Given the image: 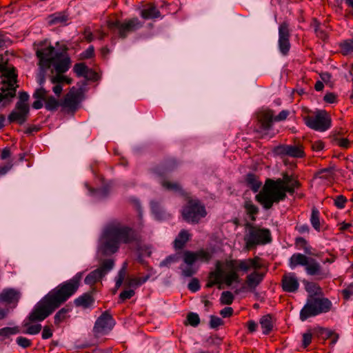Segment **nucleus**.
<instances>
[{"label":"nucleus","mask_w":353,"mask_h":353,"mask_svg":"<svg viewBox=\"0 0 353 353\" xmlns=\"http://www.w3.org/2000/svg\"><path fill=\"white\" fill-rule=\"evenodd\" d=\"M0 72L2 75L7 79L6 81H3V84H6L9 86H13L17 81V74L16 73V69L12 66L9 68L8 66V62H3L0 64Z\"/></svg>","instance_id":"b1692460"},{"label":"nucleus","mask_w":353,"mask_h":353,"mask_svg":"<svg viewBox=\"0 0 353 353\" xmlns=\"http://www.w3.org/2000/svg\"><path fill=\"white\" fill-rule=\"evenodd\" d=\"M230 270L225 274L223 276V283L227 286H230L233 283H239L240 279L239 275L238 274V271H241V270L229 268Z\"/></svg>","instance_id":"f704fd0d"},{"label":"nucleus","mask_w":353,"mask_h":353,"mask_svg":"<svg viewBox=\"0 0 353 353\" xmlns=\"http://www.w3.org/2000/svg\"><path fill=\"white\" fill-rule=\"evenodd\" d=\"M347 202V199L343 195H339L334 200V205L339 209H342L345 207V204Z\"/></svg>","instance_id":"338daca9"},{"label":"nucleus","mask_w":353,"mask_h":353,"mask_svg":"<svg viewBox=\"0 0 353 353\" xmlns=\"http://www.w3.org/2000/svg\"><path fill=\"white\" fill-rule=\"evenodd\" d=\"M212 256V254L204 249H200L196 252L185 250L183 253V262L187 265H192L196 261L208 263Z\"/></svg>","instance_id":"f3484780"},{"label":"nucleus","mask_w":353,"mask_h":353,"mask_svg":"<svg viewBox=\"0 0 353 353\" xmlns=\"http://www.w3.org/2000/svg\"><path fill=\"white\" fill-rule=\"evenodd\" d=\"M294 245L297 248L302 249L305 254L315 255L312 252V246L309 245L305 239L301 236L296 237L294 241Z\"/></svg>","instance_id":"c9c22d12"},{"label":"nucleus","mask_w":353,"mask_h":353,"mask_svg":"<svg viewBox=\"0 0 353 353\" xmlns=\"http://www.w3.org/2000/svg\"><path fill=\"white\" fill-rule=\"evenodd\" d=\"M30 113V107L21 104H16L14 110L10 113L8 119L10 123H17L23 125L26 122Z\"/></svg>","instance_id":"412c9836"},{"label":"nucleus","mask_w":353,"mask_h":353,"mask_svg":"<svg viewBox=\"0 0 353 353\" xmlns=\"http://www.w3.org/2000/svg\"><path fill=\"white\" fill-rule=\"evenodd\" d=\"M94 56V48L93 46H89L84 52L81 54V57L83 59H88L92 58Z\"/></svg>","instance_id":"69168bd1"},{"label":"nucleus","mask_w":353,"mask_h":353,"mask_svg":"<svg viewBox=\"0 0 353 353\" xmlns=\"http://www.w3.org/2000/svg\"><path fill=\"white\" fill-rule=\"evenodd\" d=\"M41 328L42 327L41 324L31 325L28 326L24 333L33 335L37 334L41 332Z\"/></svg>","instance_id":"e2e57ef3"},{"label":"nucleus","mask_w":353,"mask_h":353,"mask_svg":"<svg viewBox=\"0 0 353 353\" xmlns=\"http://www.w3.org/2000/svg\"><path fill=\"white\" fill-rule=\"evenodd\" d=\"M341 52L343 55H348L353 52V39H347L339 44Z\"/></svg>","instance_id":"c03bdc74"},{"label":"nucleus","mask_w":353,"mask_h":353,"mask_svg":"<svg viewBox=\"0 0 353 353\" xmlns=\"http://www.w3.org/2000/svg\"><path fill=\"white\" fill-rule=\"evenodd\" d=\"M186 198L187 203L182 208L181 216L186 222L197 224L208 214L205 206L199 199H192L189 194Z\"/></svg>","instance_id":"0eeeda50"},{"label":"nucleus","mask_w":353,"mask_h":353,"mask_svg":"<svg viewBox=\"0 0 353 353\" xmlns=\"http://www.w3.org/2000/svg\"><path fill=\"white\" fill-rule=\"evenodd\" d=\"M274 112L270 109H265L257 111L255 114L254 131L263 138L272 128L274 123Z\"/></svg>","instance_id":"6e6552de"},{"label":"nucleus","mask_w":353,"mask_h":353,"mask_svg":"<svg viewBox=\"0 0 353 353\" xmlns=\"http://www.w3.org/2000/svg\"><path fill=\"white\" fill-rule=\"evenodd\" d=\"M137 239L136 231L132 227L114 221L105 228L99 249L103 255L112 254L119 250L121 243L129 244Z\"/></svg>","instance_id":"f03ea898"},{"label":"nucleus","mask_w":353,"mask_h":353,"mask_svg":"<svg viewBox=\"0 0 353 353\" xmlns=\"http://www.w3.org/2000/svg\"><path fill=\"white\" fill-rule=\"evenodd\" d=\"M332 308V303L328 298L319 296L315 292L307 296L306 303L300 311V319L306 321L310 317L329 312Z\"/></svg>","instance_id":"20e7f679"},{"label":"nucleus","mask_w":353,"mask_h":353,"mask_svg":"<svg viewBox=\"0 0 353 353\" xmlns=\"http://www.w3.org/2000/svg\"><path fill=\"white\" fill-rule=\"evenodd\" d=\"M44 101L45 108L49 111L57 110L59 106L61 105L59 101L52 96L48 97Z\"/></svg>","instance_id":"49530a36"},{"label":"nucleus","mask_w":353,"mask_h":353,"mask_svg":"<svg viewBox=\"0 0 353 353\" xmlns=\"http://www.w3.org/2000/svg\"><path fill=\"white\" fill-rule=\"evenodd\" d=\"M223 264L221 261H216L215 270L210 272L208 274V279L205 284V288H210L218 285V288L221 289V285L223 283Z\"/></svg>","instance_id":"4be33fe9"},{"label":"nucleus","mask_w":353,"mask_h":353,"mask_svg":"<svg viewBox=\"0 0 353 353\" xmlns=\"http://www.w3.org/2000/svg\"><path fill=\"white\" fill-rule=\"evenodd\" d=\"M106 23L108 30L113 35L111 39L112 42L116 37L125 39L128 34L139 30L143 26V22L137 17L125 19L123 21L118 19H109Z\"/></svg>","instance_id":"39448f33"},{"label":"nucleus","mask_w":353,"mask_h":353,"mask_svg":"<svg viewBox=\"0 0 353 353\" xmlns=\"http://www.w3.org/2000/svg\"><path fill=\"white\" fill-rule=\"evenodd\" d=\"M188 289L193 292H197L200 289L199 281L193 278L188 284Z\"/></svg>","instance_id":"774afa93"},{"label":"nucleus","mask_w":353,"mask_h":353,"mask_svg":"<svg viewBox=\"0 0 353 353\" xmlns=\"http://www.w3.org/2000/svg\"><path fill=\"white\" fill-rule=\"evenodd\" d=\"M46 94L47 91L43 88H41L35 90V92L33 94V97L36 99H41L45 101L47 98Z\"/></svg>","instance_id":"0e129e2a"},{"label":"nucleus","mask_w":353,"mask_h":353,"mask_svg":"<svg viewBox=\"0 0 353 353\" xmlns=\"http://www.w3.org/2000/svg\"><path fill=\"white\" fill-rule=\"evenodd\" d=\"M224 321L216 316H210V326L211 328H217L218 327L223 325Z\"/></svg>","instance_id":"052dcab7"},{"label":"nucleus","mask_w":353,"mask_h":353,"mask_svg":"<svg viewBox=\"0 0 353 353\" xmlns=\"http://www.w3.org/2000/svg\"><path fill=\"white\" fill-rule=\"evenodd\" d=\"M110 188V185H106L97 189L89 188L88 190L91 194L97 195L100 198H105L109 194Z\"/></svg>","instance_id":"a18cd8bd"},{"label":"nucleus","mask_w":353,"mask_h":353,"mask_svg":"<svg viewBox=\"0 0 353 353\" xmlns=\"http://www.w3.org/2000/svg\"><path fill=\"white\" fill-rule=\"evenodd\" d=\"M95 288H93L91 291L85 292L74 299V303L77 307H81L83 308L90 307L94 303V298L93 294Z\"/></svg>","instance_id":"393cba45"},{"label":"nucleus","mask_w":353,"mask_h":353,"mask_svg":"<svg viewBox=\"0 0 353 353\" xmlns=\"http://www.w3.org/2000/svg\"><path fill=\"white\" fill-rule=\"evenodd\" d=\"M190 239V234L186 230H181L174 241V248L176 250H182Z\"/></svg>","instance_id":"c756f323"},{"label":"nucleus","mask_w":353,"mask_h":353,"mask_svg":"<svg viewBox=\"0 0 353 353\" xmlns=\"http://www.w3.org/2000/svg\"><path fill=\"white\" fill-rule=\"evenodd\" d=\"M311 26L314 27V32L317 37L323 41H325L327 39L328 36L327 32L320 28L321 23L316 19L314 18L312 19Z\"/></svg>","instance_id":"79ce46f5"},{"label":"nucleus","mask_w":353,"mask_h":353,"mask_svg":"<svg viewBox=\"0 0 353 353\" xmlns=\"http://www.w3.org/2000/svg\"><path fill=\"white\" fill-rule=\"evenodd\" d=\"M245 228L248 230V234L244 236L245 248L250 250L256 245H266L272 242L270 230L268 228H261L250 223H246Z\"/></svg>","instance_id":"423d86ee"},{"label":"nucleus","mask_w":353,"mask_h":353,"mask_svg":"<svg viewBox=\"0 0 353 353\" xmlns=\"http://www.w3.org/2000/svg\"><path fill=\"white\" fill-rule=\"evenodd\" d=\"M74 72L76 73L77 77H85L88 76L90 69L84 63H78L74 65Z\"/></svg>","instance_id":"de8ad7c7"},{"label":"nucleus","mask_w":353,"mask_h":353,"mask_svg":"<svg viewBox=\"0 0 353 353\" xmlns=\"http://www.w3.org/2000/svg\"><path fill=\"white\" fill-rule=\"evenodd\" d=\"M310 259L305 254L294 253L289 259V265L292 269L299 265L304 266L305 269L310 262Z\"/></svg>","instance_id":"c85d7f7f"},{"label":"nucleus","mask_w":353,"mask_h":353,"mask_svg":"<svg viewBox=\"0 0 353 353\" xmlns=\"http://www.w3.org/2000/svg\"><path fill=\"white\" fill-rule=\"evenodd\" d=\"M115 325V321L108 310H105L96 320L92 332L96 337L109 333Z\"/></svg>","instance_id":"9d476101"},{"label":"nucleus","mask_w":353,"mask_h":353,"mask_svg":"<svg viewBox=\"0 0 353 353\" xmlns=\"http://www.w3.org/2000/svg\"><path fill=\"white\" fill-rule=\"evenodd\" d=\"M161 185L167 190L178 193L181 196L186 197L189 194L186 192L182 186L176 181H170L164 180L161 182Z\"/></svg>","instance_id":"2f4dec72"},{"label":"nucleus","mask_w":353,"mask_h":353,"mask_svg":"<svg viewBox=\"0 0 353 353\" xmlns=\"http://www.w3.org/2000/svg\"><path fill=\"white\" fill-rule=\"evenodd\" d=\"M114 266L113 259H104L100 263V265L96 270L90 272L85 278L84 282L93 288L95 283L102 279Z\"/></svg>","instance_id":"9b49d317"},{"label":"nucleus","mask_w":353,"mask_h":353,"mask_svg":"<svg viewBox=\"0 0 353 353\" xmlns=\"http://www.w3.org/2000/svg\"><path fill=\"white\" fill-rule=\"evenodd\" d=\"M0 92V102L5 99H10L16 95V87L8 85L6 88H2Z\"/></svg>","instance_id":"ea45409f"},{"label":"nucleus","mask_w":353,"mask_h":353,"mask_svg":"<svg viewBox=\"0 0 353 353\" xmlns=\"http://www.w3.org/2000/svg\"><path fill=\"white\" fill-rule=\"evenodd\" d=\"M29 100V95L26 92L22 91L19 93V101L16 104H21L26 107H30L28 101Z\"/></svg>","instance_id":"680f3d73"},{"label":"nucleus","mask_w":353,"mask_h":353,"mask_svg":"<svg viewBox=\"0 0 353 353\" xmlns=\"http://www.w3.org/2000/svg\"><path fill=\"white\" fill-rule=\"evenodd\" d=\"M187 321L190 325L196 327L200 323V318L196 313L190 312L187 315Z\"/></svg>","instance_id":"5fc2aeb1"},{"label":"nucleus","mask_w":353,"mask_h":353,"mask_svg":"<svg viewBox=\"0 0 353 353\" xmlns=\"http://www.w3.org/2000/svg\"><path fill=\"white\" fill-rule=\"evenodd\" d=\"M234 301V296L230 291H224L221 293L220 302L222 305H231Z\"/></svg>","instance_id":"603ef678"},{"label":"nucleus","mask_w":353,"mask_h":353,"mask_svg":"<svg viewBox=\"0 0 353 353\" xmlns=\"http://www.w3.org/2000/svg\"><path fill=\"white\" fill-rule=\"evenodd\" d=\"M334 141L338 146L342 148L347 149L350 146V142L347 138L335 137Z\"/></svg>","instance_id":"bf43d9fd"},{"label":"nucleus","mask_w":353,"mask_h":353,"mask_svg":"<svg viewBox=\"0 0 353 353\" xmlns=\"http://www.w3.org/2000/svg\"><path fill=\"white\" fill-rule=\"evenodd\" d=\"M126 268H127V263H125L123 267L121 268V270L119 271V273L116 277V283H115V288H119L123 281L125 279L126 276Z\"/></svg>","instance_id":"3c124183"},{"label":"nucleus","mask_w":353,"mask_h":353,"mask_svg":"<svg viewBox=\"0 0 353 353\" xmlns=\"http://www.w3.org/2000/svg\"><path fill=\"white\" fill-rule=\"evenodd\" d=\"M71 308L68 305L60 309L54 316V323L57 327H59L61 323L70 317L69 312Z\"/></svg>","instance_id":"72a5a7b5"},{"label":"nucleus","mask_w":353,"mask_h":353,"mask_svg":"<svg viewBox=\"0 0 353 353\" xmlns=\"http://www.w3.org/2000/svg\"><path fill=\"white\" fill-rule=\"evenodd\" d=\"M141 17L145 19H155L161 17V12L153 3H147L140 13Z\"/></svg>","instance_id":"cd10ccee"},{"label":"nucleus","mask_w":353,"mask_h":353,"mask_svg":"<svg viewBox=\"0 0 353 353\" xmlns=\"http://www.w3.org/2000/svg\"><path fill=\"white\" fill-rule=\"evenodd\" d=\"M243 208L251 221H255L256 215L259 213V208L254 205L251 200L245 201L243 204Z\"/></svg>","instance_id":"4c0bfd02"},{"label":"nucleus","mask_w":353,"mask_h":353,"mask_svg":"<svg viewBox=\"0 0 353 353\" xmlns=\"http://www.w3.org/2000/svg\"><path fill=\"white\" fill-rule=\"evenodd\" d=\"M17 344L22 348L30 347L32 345V341L24 336H18L16 339Z\"/></svg>","instance_id":"4d7b16f0"},{"label":"nucleus","mask_w":353,"mask_h":353,"mask_svg":"<svg viewBox=\"0 0 353 353\" xmlns=\"http://www.w3.org/2000/svg\"><path fill=\"white\" fill-rule=\"evenodd\" d=\"M21 297L19 291L13 288H6L0 293V303H5L9 310L17 307Z\"/></svg>","instance_id":"aec40b11"},{"label":"nucleus","mask_w":353,"mask_h":353,"mask_svg":"<svg viewBox=\"0 0 353 353\" xmlns=\"http://www.w3.org/2000/svg\"><path fill=\"white\" fill-rule=\"evenodd\" d=\"M290 31L288 22L283 21L279 26V48L283 56L288 54L291 45L290 42Z\"/></svg>","instance_id":"2eb2a0df"},{"label":"nucleus","mask_w":353,"mask_h":353,"mask_svg":"<svg viewBox=\"0 0 353 353\" xmlns=\"http://www.w3.org/2000/svg\"><path fill=\"white\" fill-rule=\"evenodd\" d=\"M274 321V316L270 314L264 315L260 319L259 323L264 334L268 335L272 331Z\"/></svg>","instance_id":"7c9ffc66"},{"label":"nucleus","mask_w":353,"mask_h":353,"mask_svg":"<svg viewBox=\"0 0 353 353\" xmlns=\"http://www.w3.org/2000/svg\"><path fill=\"white\" fill-rule=\"evenodd\" d=\"M83 272L77 273L70 279L50 290L34 307L28 319L30 322L42 321L65 303L79 289Z\"/></svg>","instance_id":"f257e3e1"},{"label":"nucleus","mask_w":353,"mask_h":353,"mask_svg":"<svg viewBox=\"0 0 353 353\" xmlns=\"http://www.w3.org/2000/svg\"><path fill=\"white\" fill-rule=\"evenodd\" d=\"M179 256L177 254H172L166 257L160 263L161 267H170L172 263L178 262Z\"/></svg>","instance_id":"864d4df0"},{"label":"nucleus","mask_w":353,"mask_h":353,"mask_svg":"<svg viewBox=\"0 0 353 353\" xmlns=\"http://www.w3.org/2000/svg\"><path fill=\"white\" fill-rule=\"evenodd\" d=\"M294 180L297 179H294L292 175H289L287 172L282 173V179L279 178L276 180L267 179L262 190L256 195H261L274 190L279 189L280 187L292 183Z\"/></svg>","instance_id":"dca6fc26"},{"label":"nucleus","mask_w":353,"mask_h":353,"mask_svg":"<svg viewBox=\"0 0 353 353\" xmlns=\"http://www.w3.org/2000/svg\"><path fill=\"white\" fill-rule=\"evenodd\" d=\"M281 286L285 292H295L299 290V283L294 274H285L282 276Z\"/></svg>","instance_id":"5701e85b"},{"label":"nucleus","mask_w":353,"mask_h":353,"mask_svg":"<svg viewBox=\"0 0 353 353\" xmlns=\"http://www.w3.org/2000/svg\"><path fill=\"white\" fill-rule=\"evenodd\" d=\"M307 275L315 276L316 280L321 281L331 276L328 268L323 269L321 264L314 259L311 258L309 265L305 268Z\"/></svg>","instance_id":"a211bd4d"},{"label":"nucleus","mask_w":353,"mask_h":353,"mask_svg":"<svg viewBox=\"0 0 353 353\" xmlns=\"http://www.w3.org/2000/svg\"><path fill=\"white\" fill-rule=\"evenodd\" d=\"M162 169L163 172H168L173 171L178 166V162L176 159L169 158L165 159L162 163Z\"/></svg>","instance_id":"09e8293b"},{"label":"nucleus","mask_w":353,"mask_h":353,"mask_svg":"<svg viewBox=\"0 0 353 353\" xmlns=\"http://www.w3.org/2000/svg\"><path fill=\"white\" fill-rule=\"evenodd\" d=\"M83 99V92L81 89L74 87L65 95L61 105L66 109L68 113L74 114L78 110L80 103Z\"/></svg>","instance_id":"f8f14e48"},{"label":"nucleus","mask_w":353,"mask_h":353,"mask_svg":"<svg viewBox=\"0 0 353 353\" xmlns=\"http://www.w3.org/2000/svg\"><path fill=\"white\" fill-rule=\"evenodd\" d=\"M54 52V48L52 46L46 48L38 50L36 52V55L39 59V65L44 70L49 69L53 63L57 59L56 54L52 56Z\"/></svg>","instance_id":"6ab92c4d"},{"label":"nucleus","mask_w":353,"mask_h":353,"mask_svg":"<svg viewBox=\"0 0 353 353\" xmlns=\"http://www.w3.org/2000/svg\"><path fill=\"white\" fill-rule=\"evenodd\" d=\"M20 332V329L18 326L10 327H5L0 329V336L3 339L8 338L11 335H14Z\"/></svg>","instance_id":"8fccbe9b"},{"label":"nucleus","mask_w":353,"mask_h":353,"mask_svg":"<svg viewBox=\"0 0 353 353\" xmlns=\"http://www.w3.org/2000/svg\"><path fill=\"white\" fill-rule=\"evenodd\" d=\"M68 20V17L64 12H57L49 17L50 25H57L65 23Z\"/></svg>","instance_id":"58836bf2"},{"label":"nucleus","mask_w":353,"mask_h":353,"mask_svg":"<svg viewBox=\"0 0 353 353\" xmlns=\"http://www.w3.org/2000/svg\"><path fill=\"white\" fill-rule=\"evenodd\" d=\"M247 185L254 192H256L261 188L262 183L259 181V177L254 173H248L245 179Z\"/></svg>","instance_id":"473e14b6"},{"label":"nucleus","mask_w":353,"mask_h":353,"mask_svg":"<svg viewBox=\"0 0 353 353\" xmlns=\"http://www.w3.org/2000/svg\"><path fill=\"white\" fill-rule=\"evenodd\" d=\"M261 259L259 256L249 258L243 260L231 259L225 261V265L228 268H234L241 270L247 272L251 268L254 270L261 269L262 265L259 263Z\"/></svg>","instance_id":"4468645a"},{"label":"nucleus","mask_w":353,"mask_h":353,"mask_svg":"<svg viewBox=\"0 0 353 353\" xmlns=\"http://www.w3.org/2000/svg\"><path fill=\"white\" fill-rule=\"evenodd\" d=\"M61 52L56 53L57 59L53 61L52 65L54 66L57 73H64L70 68V59L68 57H62Z\"/></svg>","instance_id":"a878e982"},{"label":"nucleus","mask_w":353,"mask_h":353,"mask_svg":"<svg viewBox=\"0 0 353 353\" xmlns=\"http://www.w3.org/2000/svg\"><path fill=\"white\" fill-rule=\"evenodd\" d=\"M272 152L280 157H290L296 159H302L305 157L304 147L302 144L286 145L281 144L274 147Z\"/></svg>","instance_id":"ddd939ff"},{"label":"nucleus","mask_w":353,"mask_h":353,"mask_svg":"<svg viewBox=\"0 0 353 353\" xmlns=\"http://www.w3.org/2000/svg\"><path fill=\"white\" fill-rule=\"evenodd\" d=\"M334 167H330L326 168H323L317 171L315 174L314 177V178H319L322 179H330L332 178L334 175Z\"/></svg>","instance_id":"a19ab883"},{"label":"nucleus","mask_w":353,"mask_h":353,"mask_svg":"<svg viewBox=\"0 0 353 353\" xmlns=\"http://www.w3.org/2000/svg\"><path fill=\"white\" fill-rule=\"evenodd\" d=\"M303 120L307 127L316 131L324 132L331 126V119L323 110L317 111L314 116H305Z\"/></svg>","instance_id":"1a4fd4ad"},{"label":"nucleus","mask_w":353,"mask_h":353,"mask_svg":"<svg viewBox=\"0 0 353 353\" xmlns=\"http://www.w3.org/2000/svg\"><path fill=\"white\" fill-rule=\"evenodd\" d=\"M341 294L345 301H348L353 295V283H351L345 289L342 290Z\"/></svg>","instance_id":"13d9d810"},{"label":"nucleus","mask_w":353,"mask_h":353,"mask_svg":"<svg viewBox=\"0 0 353 353\" xmlns=\"http://www.w3.org/2000/svg\"><path fill=\"white\" fill-rule=\"evenodd\" d=\"M264 274L257 271H254L251 274L247 275L245 279V284L250 292H254L256 288L261 283L263 279Z\"/></svg>","instance_id":"bb28decb"},{"label":"nucleus","mask_w":353,"mask_h":353,"mask_svg":"<svg viewBox=\"0 0 353 353\" xmlns=\"http://www.w3.org/2000/svg\"><path fill=\"white\" fill-rule=\"evenodd\" d=\"M135 294V292L134 290L130 289L127 290H123L121 292L119 296V303H123L128 299H130Z\"/></svg>","instance_id":"6e6d98bb"},{"label":"nucleus","mask_w":353,"mask_h":353,"mask_svg":"<svg viewBox=\"0 0 353 353\" xmlns=\"http://www.w3.org/2000/svg\"><path fill=\"white\" fill-rule=\"evenodd\" d=\"M150 274H148L143 277H127L125 284L127 287L137 288L145 283L150 279Z\"/></svg>","instance_id":"e433bc0d"},{"label":"nucleus","mask_w":353,"mask_h":353,"mask_svg":"<svg viewBox=\"0 0 353 353\" xmlns=\"http://www.w3.org/2000/svg\"><path fill=\"white\" fill-rule=\"evenodd\" d=\"M301 187L299 180H294L292 183L285 185L279 189L274 190L261 195H256L255 199L262 205L265 210L270 209L274 203H279L287 198L286 193L293 194L296 190Z\"/></svg>","instance_id":"7ed1b4c3"},{"label":"nucleus","mask_w":353,"mask_h":353,"mask_svg":"<svg viewBox=\"0 0 353 353\" xmlns=\"http://www.w3.org/2000/svg\"><path fill=\"white\" fill-rule=\"evenodd\" d=\"M310 222L312 227L317 231L320 230L321 223H320V213L319 210L313 207L312 209Z\"/></svg>","instance_id":"37998d69"}]
</instances>
